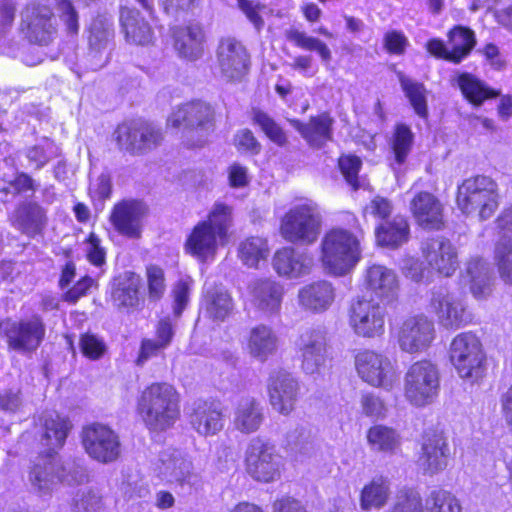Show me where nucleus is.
<instances>
[{
  "instance_id": "nucleus-1",
  "label": "nucleus",
  "mask_w": 512,
  "mask_h": 512,
  "mask_svg": "<svg viewBox=\"0 0 512 512\" xmlns=\"http://www.w3.org/2000/svg\"><path fill=\"white\" fill-rule=\"evenodd\" d=\"M138 411L149 430L165 431L180 416V395L169 383H152L142 391Z\"/></svg>"
},
{
  "instance_id": "nucleus-2",
  "label": "nucleus",
  "mask_w": 512,
  "mask_h": 512,
  "mask_svg": "<svg viewBox=\"0 0 512 512\" xmlns=\"http://www.w3.org/2000/svg\"><path fill=\"white\" fill-rule=\"evenodd\" d=\"M456 204L462 213L487 220L499 206L498 186L487 176L467 178L458 186Z\"/></svg>"
},
{
  "instance_id": "nucleus-3",
  "label": "nucleus",
  "mask_w": 512,
  "mask_h": 512,
  "mask_svg": "<svg viewBox=\"0 0 512 512\" xmlns=\"http://www.w3.org/2000/svg\"><path fill=\"white\" fill-rule=\"evenodd\" d=\"M321 260L329 273L342 276L350 272L361 258L360 240L344 229H332L321 242Z\"/></svg>"
},
{
  "instance_id": "nucleus-4",
  "label": "nucleus",
  "mask_w": 512,
  "mask_h": 512,
  "mask_svg": "<svg viewBox=\"0 0 512 512\" xmlns=\"http://www.w3.org/2000/svg\"><path fill=\"white\" fill-rule=\"evenodd\" d=\"M322 214L317 203L307 200L292 206L281 218L280 234L290 243L311 245L321 233Z\"/></svg>"
},
{
  "instance_id": "nucleus-5",
  "label": "nucleus",
  "mask_w": 512,
  "mask_h": 512,
  "mask_svg": "<svg viewBox=\"0 0 512 512\" xmlns=\"http://www.w3.org/2000/svg\"><path fill=\"white\" fill-rule=\"evenodd\" d=\"M167 125L186 131L185 138L191 147L203 146L214 129V110L202 101H193L177 107L168 117Z\"/></svg>"
},
{
  "instance_id": "nucleus-6",
  "label": "nucleus",
  "mask_w": 512,
  "mask_h": 512,
  "mask_svg": "<svg viewBox=\"0 0 512 512\" xmlns=\"http://www.w3.org/2000/svg\"><path fill=\"white\" fill-rule=\"evenodd\" d=\"M449 358L462 379L477 382L484 377L486 355L480 339L474 333L456 335L450 344Z\"/></svg>"
},
{
  "instance_id": "nucleus-7",
  "label": "nucleus",
  "mask_w": 512,
  "mask_h": 512,
  "mask_svg": "<svg viewBox=\"0 0 512 512\" xmlns=\"http://www.w3.org/2000/svg\"><path fill=\"white\" fill-rule=\"evenodd\" d=\"M83 477L79 471L64 465L56 453L49 452L33 462L28 481L36 494L45 496L50 495L59 482L72 485L82 481Z\"/></svg>"
},
{
  "instance_id": "nucleus-8",
  "label": "nucleus",
  "mask_w": 512,
  "mask_h": 512,
  "mask_svg": "<svg viewBox=\"0 0 512 512\" xmlns=\"http://www.w3.org/2000/svg\"><path fill=\"white\" fill-rule=\"evenodd\" d=\"M440 389L437 366L429 360H419L409 366L404 377V395L415 407H425L434 402Z\"/></svg>"
},
{
  "instance_id": "nucleus-9",
  "label": "nucleus",
  "mask_w": 512,
  "mask_h": 512,
  "mask_svg": "<svg viewBox=\"0 0 512 512\" xmlns=\"http://www.w3.org/2000/svg\"><path fill=\"white\" fill-rule=\"evenodd\" d=\"M247 473L256 481L272 482L280 476L282 458L273 444L260 437L250 440L246 452Z\"/></svg>"
},
{
  "instance_id": "nucleus-10",
  "label": "nucleus",
  "mask_w": 512,
  "mask_h": 512,
  "mask_svg": "<svg viewBox=\"0 0 512 512\" xmlns=\"http://www.w3.org/2000/svg\"><path fill=\"white\" fill-rule=\"evenodd\" d=\"M0 333L6 338L10 350L26 354L38 349L46 334L45 324L40 316L19 321L0 323Z\"/></svg>"
},
{
  "instance_id": "nucleus-11",
  "label": "nucleus",
  "mask_w": 512,
  "mask_h": 512,
  "mask_svg": "<svg viewBox=\"0 0 512 512\" xmlns=\"http://www.w3.org/2000/svg\"><path fill=\"white\" fill-rule=\"evenodd\" d=\"M429 306L438 324L445 329L457 330L472 321L464 298L445 288L432 291Z\"/></svg>"
},
{
  "instance_id": "nucleus-12",
  "label": "nucleus",
  "mask_w": 512,
  "mask_h": 512,
  "mask_svg": "<svg viewBox=\"0 0 512 512\" xmlns=\"http://www.w3.org/2000/svg\"><path fill=\"white\" fill-rule=\"evenodd\" d=\"M297 351L302 371L311 376H319L325 367L328 355L327 331L323 326L304 330L297 342Z\"/></svg>"
},
{
  "instance_id": "nucleus-13",
  "label": "nucleus",
  "mask_w": 512,
  "mask_h": 512,
  "mask_svg": "<svg viewBox=\"0 0 512 512\" xmlns=\"http://www.w3.org/2000/svg\"><path fill=\"white\" fill-rule=\"evenodd\" d=\"M355 366L359 377L373 387L390 390L398 379L396 366L391 359L373 350L359 352Z\"/></svg>"
},
{
  "instance_id": "nucleus-14",
  "label": "nucleus",
  "mask_w": 512,
  "mask_h": 512,
  "mask_svg": "<svg viewBox=\"0 0 512 512\" xmlns=\"http://www.w3.org/2000/svg\"><path fill=\"white\" fill-rule=\"evenodd\" d=\"M114 136L118 147L132 154L150 151L163 140L161 129L144 121L123 123L117 127Z\"/></svg>"
},
{
  "instance_id": "nucleus-15",
  "label": "nucleus",
  "mask_w": 512,
  "mask_h": 512,
  "mask_svg": "<svg viewBox=\"0 0 512 512\" xmlns=\"http://www.w3.org/2000/svg\"><path fill=\"white\" fill-rule=\"evenodd\" d=\"M385 316V307L373 298L357 297L351 302L350 325L358 336H381L384 333Z\"/></svg>"
},
{
  "instance_id": "nucleus-16",
  "label": "nucleus",
  "mask_w": 512,
  "mask_h": 512,
  "mask_svg": "<svg viewBox=\"0 0 512 512\" xmlns=\"http://www.w3.org/2000/svg\"><path fill=\"white\" fill-rule=\"evenodd\" d=\"M396 338L402 352L422 353L435 339L434 322L423 314L407 317L400 324Z\"/></svg>"
},
{
  "instance_id": "nucleus-17",
  "label": "nucleus",
  "mask_w": 512,
  "mask_h": 512,
  "mask_svg": "<svg viewBox=\"0 0 512 512\" xmlns=\"http://www.w3.org/2000/svg\"><path fill=\"white\" fill-rule=\"evenodd\" d=\"M82 444L92 459L104 464L116 461L121 453L118 435L108 426L98 423L83 429Z\"/></svg>"
},
{
  "instance_id": "nucleus-18",
  "label": "nucleus",
  "mask_w": 512,
  "mask_h": 512,
  "mask_svg": "<svg viewBox=\"0 0 512 512\" xmlns=\"http://www.w3.org/2000/svg\"><path fill=\"white\" fill-rule=\"evenodd\" d=\"M147 212L148 208L142 201L125 199L113 206L109 221L120 235L137 240L142 236Z\"/></svg>"
},
{
  "instance_id": "nucleus-19",
  "label": "nucleus",
  "mask_w": 512,
  "mask_h": 512,
  "mask_svg": "<svg viewBox=\"0 0 512 512\" xmlns=\"http://www.w3.org/2000/svg\"><path fill=\"white\" fill-rule=\"evenodd\" d=\"M24 33L29 42L47 46L57 36V22L53 11L45 5L28 7L23 14Z\"/></svg>"
},
{
  "instance_id": "nucleus-20",
  "label": "nucleus",
  "mask_w": 512,
  "mask_h": 512,
  "mask_svg": "<svg viewBox=\"0 0 512 512\" xmlns=\"http://www.w3.org/2000/svg\"><path fill=\"white\" fill-rule=\"evenodd\" d=\"M449 456L450 448L445 434L442 431L426 432L417 459L419 469L426 475L438 474L447 467Z\"/></svg>"
},
{
  "instance_id": "nucleus-21",
  "label": "nucleus",
  "mask_w": 512,
  "mask_h": 512,
  "mask_svg": "<svg viewBox=\"0 0 512 512\" xmlns=\"http://www.w3.org/2000/svg\"><path fill=\"white\" fill-rule=\"evenodd\" d=\"M114 28L111 17L98 15L88 29V54L92 69L103 67L108 61V51L113 43Z\"/></svg>"
},
{
  "instance_id": "nucleus-22",
  "label": "nucleus",
  "mask_w": 512,
  "mask_h": 512,
  "mask_svg": "<svg viewBox=\"0 0 512 512\" xmlns=\"http://www.w3.org/2000/svg\"><path fill=\"white\" fill-rule=\"evenodd\" d=\"M421 250L428 266L442 276H452L459 266L457 250L448 239H426L422 242Z\"/></svg>"
},
{
  "instance_id": "nucleus-23",
  "label": "nucleus",
  "mask_w": 512,
  "mask_h": 512,
  "mask_svg": "<svg viewBox=\"0 0 512 512\" xmlns=\"http://www.w3.org/2000/svg\"><path fill=\"white\" fill-rule=\"evenodd\" d=\"M217 60L223 77L227 80H239L248 71L250 56L241 42L226 38L220 41Z\"/></svg>"
},
{
  "instance_id": "nucleus-24",
  "label": "nucleus",
  "mask_w": 512,
  "mask_h": 512,
  "mask_svg": "<svg viewBox=\"0 0 512 512\" xmlns=\"http://www.w3.org/2000/svg\"><path fill=\"white\" fill-rule=\"evenodd\" d=\"M299 385L287 371L273 372L268 380L269 401L274 410L283 415L290 414L297 400Z\"/></svg>"
},
{
  "instance_id": "nucleus-25",
  "label": "nucleus",
  "mask_w": 512,
  "mask_h": 512,
  "mask_svg": "<svg viewBox=\"0 0 512 512\" xmlns=\"http://www.w3.org/2000/svg\"><path fill=\"white\" fill-rule=\"evenodd\" d=\"M159 474L170 483L195 485L199 476L193 471L192 462L181 452L173 449L163 451L159 456Z\"/></svg>"
},
{
  "instance_id": "nucleus-26",
  "label": "nucleus",
  "mask_w": 512,
  "mask_h": 512,
  "mask_svg": "<svg viewBox=\"0 0 512 512\" xmlns=\"http://www.w3.org/2000/svg\"><path fill=\"white\" fill-rule=\"evenodd\" d=\"M366 288L381 301L389 304L397 300L400 290L396 272L384 265L372 264L364 272Z\"/></svg>"
},
{
  "instance_id": "nucleus-27",
  "label": "nucleus",
  "mask_w": 512,
  "mask_h": 512,
  "mask_svg": "<svg viewBox=\"0 0 512 512\" xmlns=\"http://www.w3.org/2000/svg\"><path fill=\"white\" fill-rule=\"evenodd\" d=\"M189 422L200 435H215L224 427L221 407L214 402L195 401L189 412Z\"/></svg>"
},
{
  "instance_id": "nucleus-28",
  "label": "nucleus",
  "mask_w": 512,
  "mask_h": 512,
  "mask_svg": "<svg viewBox=\"0 0 512 512\" xmlns=\"http://www.w3.org/2000/svg\"><path fill=\"white\" fill-rule=\"evenodd\" d=\"M410 210L417 223L429 230H439L443 226V206L429 192H419L410 202Z\"/></svg>"
},
{
  "instance_id": "nucleus-29",
  "label": "nucleus",
  "mask_w": 512,
  "mask_h": 512,
  "mask_svg": "<svg viewBox=\"0 0 512 512\" xmlns=\"http://www.w3.org/2000/svg\"><path fill=\"white\" fill-rule=\"evenodd\" d=\"M264 419V408L261 402L254 397L247 396L236 403L232 424L240 433L251 434L260 429Z\"/></svg>"
},
{
  "instance_id": "nucleus-30",
  "label": "nucleus",
  "mask_w": 512,
  "mask_h": 512,
  "mask_svg": "<svg viewBox=\"0 0 512 512\" xmlns=\"http://www.w3.org/2000/svg\"><path fill=\"white\" fill-rule=\"evenodd\" d=\"M273 266L281 276L298 278L310 272L313 266V257L306 252L285 247L275 253Z\"/></svg>"
},
{
  "instance_id": "nucleus-31",
  "label": "nucleus",
  "mask_w": 512,
  "mask_h": 512,
  "mask_svg": "<svg viewBox=\"0 0 512 512\" xmlns=\"http://www.w3.org/2000/svg\"><path fill=\"white\" fill-rule=\"evenodd\" d=\"M226 241L218 236L208 224L199 222L186 240V250L193 256L205 260L215 255L219 245Z\"/></svg>"
},
{
  "instance_id": "nucleus-32",
  "label": "nucleus",
  "mask_w": 512,
  "mask_h": 512,
  "mask_svg": "<svg viewBox=\"0 0 512 512\" xmlns=\"http://www.w3.org/2000/svg\"><path fill=\"white\" fill-rule=\"evenodd\" d=\"M252 303L260 311L278 314L284 295L283 286L270 279L257 280L251 287Z\"/></svg>"
},
{
  "instance_id": "nucleus-33",
  "label": "nucleus",
  "mask_w": 512,
  "mask_h": 512,
  "mask_svg": "<svg viewBox=\"0 0 512 512\" xmlns=\"http://www.w3.org/2000/svg\"><path fill=\"white\" fill-rule=\"evenodd\" d=\"M175 49L179 56L188 60L199 59L204 51L205 34L198 24L177 28L174 32Z\"/></svg>"
},
{
  "instance_id": "nucleus-34",
  "label": "nucleus",
  "mask_w": 512,
  "mask_h": 512,
  "mask_svg": "<svg viewBox=\"0 0 512 512\" xmlns=\"http://www.w3.org/2000/svg\"><path fill=\"white\" fill-rule=\"evenodd\" d=\"M333 123L334 120L328 113H322L318 116L311 117L306 124L300 121H294V127L310 146L321 148L328 141L332 140Z\"/></svg>"
},
{
  "instance_id": "nucleus-35",
  "label": "nucleus",
  "mask_w": 512,
  "mask_h": 512,
  "mask_svg": "<svg viewBox=\"0 0 512 512\" xmlns=\"http://www.w3.org/2000/svg\"><path fill=\"white\" fill-rule=\"evenodd\" d=\"M335 298L334 288L327 281H318L306 285L299 290V304L312 312H323L333 303Z\"/></svg>"
},
{
  "instance_id": "nucleus-36",
  "label": "nucleus",
  "mask_w": 512,
  "mask_h": 512,
  "mask_svg": "<svg viewBox=\"0 0 512 512\" xmlns=\"http://www.w3.org/2000/svg\"><path fill=\"white\" fill-rule=\"evenodd\" d=\"M120 24L128 42L146 45L152 41L153 32L149 23L134 8L122 7Z\"/></svg>"
},
{
  "instance_id": "nucleus-37",
  "label": "nucleus",
  "mask_w": 512,
  "mask_h": 512,
  "mask_svg": "<svg viewBox=\"0 0 512 512\" xmlns=\"http://www.w3.org/2000/svg\"><path fill=\"white\" fill-rule=\"evenodd\" d=\"M38 422L44 445L53 449L62 447L71 428L69 420L55 411H45Z\"/></svg>"
},
{
  "instance_id": "nucleus-38",
  "label": "nucleus",
  "mask_w": 512,
  "mask_h": 512,
  "mask_svg": "<svg viewBox=\"0 0 512 512\" xmlns=\"http://www.w3.org/2000/svg\"><path fill=\"white\" fill-rule=\"evenodd\" d=\"M451 81L459 87L465 99L475 106H480L485 100L499 96L498 91L490 88L471 73H458Z\"/></svg>"
},
{
  "instance_id": "nucleus-39",
  "label": "nucleus",
  "mask_w": 512,
  "mask_h": 512,
  "mask_svg": "<svg viewBox=\"0 0 512 512\" xmlns=\"http://www.w3.org/2000/svg\"><path fill=\"white\" fill-rule=\"evenodd\" d=\"M277 346L278 338L269 326L261 324L251 329L248 351L253 358L264 362L276 352Z\"/></svg>"
},
{
  "instance_id": "nucleus-40",
  "label": "nucleus",
  "mask_w": 512,
  "mask_h": 512,
  "mask_svg": "<svg viewBox=\"0 0 512 512\" xmlns=\"http://www.w3.org/2000/svg\"><path fill=\"white\" fill-rule=\"evenodd\" d=\"M463 277L468 280L472 295L481 299L490 293L491 269L482 258H473L467 262Z\"/></svg>"
},
{
  "instance_id": "nucleus-41",
  "label": "nucleus",
  "mask_w": 512,
  "mask_h": 512,
  "mask_svg": "<svg viewBox=\"0 0 512 512\" xmlns=\"http://www.w3.org/2000/svg\"><path fill=\"white\" fill-rule=\"evenodd\" d=\"M390 497V482L386 477L376 476L365 484L360 492V508L369 512L383 508Z\"/></svg>"
},
{
  "instance_id": "nucleus-42",
  "label": "nucleus",
  "mask_w": 512,
  "mask_h": 512,
  "mask_svg": "<svg viewBox=\"0 0 512 512\" xmlns=\"http://www.w3.org/2000/svg\"><path fill=\"white\" fill-rule=\"evenodd\" d=\"M375 235L379 245L397 248L408 241V222L403 216H395L391 221L380 224L375 230Z\"/></svg>"
},
{
  "instance_id": "nucleus-43",
  "label": "nucleus",
  "mask_w": 512,
  "mask_h": 512,
  "mask_svg": "<svg viewBox=\"0 0 512 512\" xmlns=\"http://www.w3.org/2000/svg\"><path fill=\"white\" fill-rule=\"evenodd\" d=\"M44 219V210L36 203L20 205L11 217L12 225L26 234H35L40 231Z\"/></svg>"
},
{
  "instance_id": "nucleus-44",
  "label": "nucleus",
  "mask_w": 512,
  "mask_h": 512,
  "mask_svg": "<svg viewBox=\"0 0 512 512\" xmlns=\"http://www.w3.org/2000/svg\"><path fill=\"white\" fill-rule=\"evenodd\" d=\"M204 305L208 316L216 321H223L233 309L232 298L221 285L206 288Z\"/></svg>"
},
{
  "instance_id": "nucleus-45",
  "label": "nucleus",
  "mask_w": 512,
  "mask_h": 512,
  "mask_svg": "<svg viewBox=\"0 0 512 512\" xmlns=\"http://www.w3.org/2000/svg\"><path fill=\"white\" fill-rule=\"evenodd\" d=\"M476 44L474 32L457 26L448 34V61L458 64L466 58Z\"/></svg>"
},
{
  "instance_id": "nucleus-46",
  "label": "nucleus",
  "mask_w": 512,
  "mask_h": 512,
  "mask_svg": "<svg viewBox=\"0 0 512 512\" xmlns=\"http://www.w3.org/2000/svg\"><path fill=\"white\" fill-rule=\"evenodd\" d=\"M367 441L372 451L393 454L400 447L401 437L391 427L375 425L367 431Z\"/></svg>"
},
{
  "instance_id": "nucleus-47",
  "label": "nucleus",
  "mask_w": 512,
  "mask_h": 512,
  "mask_svg": "<svg viewBox=\"0 0 512 512\" xmlns=\"http://www.w3.org/2000/svg\"><path fill=\"white\" fill-rule=\"evenodd\" d=\"M23 153L31 167L35 170H41L52 159L60 155V149L54 141L42 138L36 144L26 147Z\"/></svg>"
},
{
  "instance_id": "nucleus-48",
  "label": "nucleus",
  "mask_w": 512,
  "mask_h": 512,
  "mask_svg": "<svg viewBox=\"0 0 512 512\" xmlns=\"http://www.w3.org/2000/svg\"><path fill=\"white\" fill-rule=\"evenodd\" d=\"M203 222L227 242L228 231L233 224V209L226 204L215 203Z\"/></svg>"
},
{
  "instance_id": "nucleus-49",
  "label": "nucleus",
  "mask_w": 512,
  "mask_h": 512,
  "mask_svg": "<svg viewBox=\"0 0 512 512\" xmlns=\"http://www.w3.org/2000/svg\"><path fill=\"white\" fill-rule=\"evenodd\" d=\"M267 255V241L261 237H248L239 245V257L248 267H256Z\"/></svg>"
},
{
  "instance_id": "nucleus-50",
  "label": "nucleus",
  "mask_w": 512,
  "mask_h": 512,
  "mask_svg": "<svg viewBox=\"0 0 512 512\" xmlns=\"http://www.w3.org/2000/svg\"><path fill=\"white\" fill-rule=\"evenodd\" d=\"M284 35L288 41L294 43L297 47L318 52L323 61L329 62L331 60L330 49L320 39L308 36L305 32L296 28L285 30Z\"/></svg>"
},
{
  "instance_id": "nucleus-51",
  "label": "nucleus",
  "mask_w": 512,
  "mask_h": 512,
  "mask_svg": "<svg viewBox=\"0 0 512 512\" xmlns=\"http://www.w3.org/2000/svg\"><path fill=\"white\" fill-rule=\"evenodd\" d=\"M414 134L405 124H397L392 135L390 145L394 155L395 162L402 165L413 146Z\"/></svg>"
},
{
  "instance_id": "nucleus-52",
  "label": "nucleus",
  "mask_w": 512,
  "mask_h": 512,
  "mask_svg": "<svg viewBox=\"0 0 512 512\" xmlns=\"http://www.w3.org/2000/svg\"><path fill=\"white\" fill-rule=\"evenodd\" d=\"M423 512H462L460 501L450 492L434 490L422 505Z\"/></svg>"
},
{
  "instance_id": "nucleus-53",
  "label": "nucleus",
  "mask_w": 512,
  "mask_h": 512,
  "mask_svg": "<svg viewBox=\"0 0 512 512\" xmlns=\"http://www.w3.org/2000/svg\"><path fill=\"white\" fill-rule=\"evenodd\" d=\"M112 301L119 309L131 308L138 303V285L129 278H119L113 286Z\"/></svg>"
},
{
  "instance_id": "nucleus-54",
  "label": "nucleus",
  "mask_w": 512,
  "mask_h": 512,
  "mask_svg": "<svg viewBox=\"0 0 512 512\" xmlns=\"http://www.w3.org/2000/svg\"><path fill=\"white\" fill-rule=\"evenodd\" d=\"M400 83L416 114L425 118L428 110L424 85L404 76L400 77Z\"/></svg>"
},
{
  "instance_id": "nucleus-55",
  "label": "nucleus",
  "mask_w": 512,
  "mask_h": 512,
  "mask_svg": "<svg viewBox=\"0 0 512 512\" xmlns=\"http://www.w3.org/2000/svg\"><path fill=\"white\" fill-rule=\"evenodd\" d=\"M495 261L500 277L512 285V239L502 238L495 248Z\"/></svg>"
},
{
  "instance_id": "nucleus-56",
  "label": "nucleus",
  "mask_w": 512,
  "mask_h": 512,
  "mask_svg": "<svg viewBox=\"0 0 512 512\" xmlns=\"http://www.w3.org/2000/svg\"><path fill=\"white\" fill-rule=\"evenodd\" d=\"M253 121L260 126L271 141L280 146L286 143L287 138L284 131L267 113L261 110H254Z\"/></svg>"
},
{
  "instance_id": "nucleus-57",
  "label": "nucleus",
  "mask_w": 512,
  "mask_h": 512,
  "mask_svg": "<svg viewBox=\"0 0 512 512\" xmlns=\"http://www.w3.org/2000/svg\"><path fill=\"white\" fill-rule=\"evenodd\" d=\"M101 508V496L91 489L79 490L73 499L74 512H99Z\"/></svg>"
},
{
  "instance_id": "nucleus-58",
  "label": "nucleus",
  "mask_w": 512,
  "mask_h": 512,
  "mask_svg": "<svg viewBox=\"0 0 512 512\" xmlns=\"http://www.w3.org/2000/svg\"><path fill=\"white\" fill-rule=\"evenodd\" d=\"M55 8L67 32L77 34L79 31V17L73 3L70 0H55Z\"/></svg>"
},
{
  "instance_id": "nucleus-59",
  "label": "nucleus",
  "mask_w": 512,
  "mask_h": 512,
  "mask_svg": "<svg viewBox=\"0 0 512 512\" xmlns=\"http://www.w3.org/2000/svg\"><path fill=\"white\" fill-rule=\"evenodd\" d=\"M79 346L83 355L91 360L100 359L107 351L103 339L90 333L81 335Z\"/></svg>"
},
{
  "instance_id": "nucleus-60",
  "label": "nucleus",
  "mask_w": 512,
  "mask_h": 512,
  "mask_svg": "<svg viewBox=\"0 0 512 512\" xmlns=\"http://www.w3.org/2000/svg\"><path fill=\"white\" fill-rule=\"evenodd\" d=\"M361 164V160L358 157L352 155L342 156L339 159L340 170L347 183L354 190H357L360 187L358 181V173L361 168Z\"/></svg>"
},
{
  "instance_id": "nucleus-61",
  "label": "nucleus",
  "mask_w": 512,
  "mask_h": 512,
  "mask_svg": "<svg viewBox=\"0 0 512 512\" xmlns=\"http://www.w3.org/2000/svg\"><path fill=\"white\" fill-rule=\"evenodd\" d=\"M85 245V252L88 261L94 266H103L106 262V251L104 247L101 246L100 238L94 232H91L85 242Z\"/></svg>"
},
{
  "instance_id": "nucleus-62",
  "label": "nucleus",
  "mask_w": 512,
  "mask_h": 512,
  "mask_svg": "<svg viewBox=\"0 0 512 512\" xmlns=\"http://www.w3.org/2000/svg\"><path fill=\"white\" fill-rule=\"evenodd\" d=\"M237 6L258 32L264 27L265 22L260 15V11L265 8L264 5L253 0H237Z\"/></svg>"
},
{
  "instance_id": "nucleus-63",
  "label": "nucleus",
  "mask_w": 512,
  "mask_h": 512,
  "mask_svg": "<svg viewBox=\"0 0 512 512\" xmlns=\"http://www.w3.org/2000/svg\"><path fill=\"white\" fill-rule=\"evenodd\" d=\"M191 284L192 280L190 278L180 279L173 288V310L176 317H180L182 311L185 309L188 303Z\"/></svg>"
},
{
  "instance_id": "nucleus-64",
  "label": "nucleus",
  "mask_w": 512,
  "mask_h": 512,
  "mask_svg": "<svg viewBox=\"0 0 512 512\" xmlns=\"http://www.w3.org/2000/svg\"><path fill=\"white\" fill-rule=\"evenodd\" d=\"M149 295L154 299L162 297L165 291L164 272L160 267L149 266L147 268Z\"/></svg>"
}]
</instances>
